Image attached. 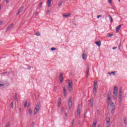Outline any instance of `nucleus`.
<instances>
[{"instance_id": "5fc2aeb1", "label": "nucleus", "mask_w": 127, "mask_h": 127, "mask_svg": "<svg viewBox=\"0 0 127 127\" xmlns=\"http://www.w3.org/2000/svg\"><path fill=\"white\" fill-rule=\"evenodd\" d=\"M119 2H120V1H121V0H119Z\"/></svg>"}, {"instance_id": "72a5a7b5", "label": "nucleus", "mask_w": 127, "mask_h": 127, "mask_svg": "<svg viewBox=\"0 0 127 127\" xmlns=\"http://www.w3.org/2000/svg\"><path fill=\"white\" fill-rule=\"evenodd\" d=\"M51 50H52V51H54L55 50H56V48H51Z\"/></svg>"}, {"instance_id": "cd10ccee", "label": "nucleus", "mask_w": 127, "mask_h": 127, "mask_svg": "<svg viewBox=\"0 0 127 127\" xmlns=\"http://www.w3.org/2000/svg\"><path fill=\"white\" fill-rule=\"evenodd\" d=\"M10 107L11 108V109H13V101H12V102L11 103Z\"/></svg>"}, {"instance_id": "6ab92c4d", "label": "nucleus", "mask_w": 127, "mask_h": 127, "mask_svg": "<svg viewBox=\"0 0 127 127\" xmlns=\"http://www.w3.org/2000/svg\"><path fill=\"white\" fill-rule=\"evenodd\" d=\"M14 100L17 102V101H18V99H17V93H15L14 94Z\"/></svg>"}, {"instance_id": "412c9836", "label": "nucleus", "mask_w": 127, "mask_h": 127, "mask_svg": "<svg viewBox=\"0 0 127 127\" xmlns=\"http://www.w3.org/2000/svg\"><path fill=\"white\" fill-rule=\"evenodd\" d=\"M121 27H122V25H119L117 28H116V31L117 32H119L120 31V29H121Z\"/></svg>"}, {"instance_id": "58836bf2", "label": "nucleus", "mask_w": 127, "mask_h": 127, "mask_svg": "<svg viewBox=\"0 0 127 127\" xmlns=\"http://www.w3.org/2000/svg\"><path fill=\"white\" fill-rule=\"evenodd\" d=\"M10 127L9 123H8L6 125L5 127Z\"/></svg>"}, {"instance_id": "473e14b6", "label": "nucleus", "mask_w": 127, "mask_h": 127, "mask_svg": "<svg viewBox=\"0 0 127 127\" xmlns=\"http://www.w3.org/2000/svg\"><path fill=\"white\" fill-rule=\"evenodd\" d=\"M114 35V34H108V37H112V36H113Z\"/></svg>"}, {"instance_id": "c756f323", "label": "nucleus", "mask_w": 127, "mask_h": 127, "mask_svg": "<svg viewBox=\"0 0 127 127\" xmlns=\"http://www.w3.org/2000/svg\"><path fill=\"white\" fill-rule=\"evenodd\" d=\"M42 2H41L40 4H39V6L38 7V8L39 9V8H41V5H42Z\"/></svg>"}, {"instance_id": "c9c22d12", "label": "nucleus", "mask_w": 127, "mask_h": 127, "mask_svg": "<svg viewBox=\"0 0 127 127\" xmlns=\"http://www.w3.org/2000/svg\"><path fill=\"white\" fill-rule=\"evenodd\" d=\"M111 74H113V76H115L116 75V71L111 72Z\"/></svg>"}, {"instance_id": "a19ab883", "label": "nucleus", "mask_w": 127, "mask_h": 127, "mask_svg": "<svg viewBox=\"0 0 127 127\" xmlns=\"http://www.w3.org/2000/svg\"><path fill=\"white\" fill-rule=\"evenodd\" d=\"M59 6H61V5H62V2H60L59 4H58Z\"/></svg>"}, {"instance_id": "37998d69", "label": "nucleus", "mask_w": 127, "mask_h": 127, "mask_svg": "<svg viewBox=\"0 0 127 127\" xmlns=\"http://www.w3.org/2000/svg\"><path fill=\"white\" fill-rule=\"evenodd\" d=\"M4 86V84H0V87H3Z\"/></svg>"}, {"instance_id": "423d86ee", "label": "nucleus", "mask_w": 127, "mask_h": 127, "mask_svg": "<svg viewBox=\"0 0 127 127\" xmlns=\"http://www.w3.org/2000/svg\"><path fill=\"white\" fill-rule=\"evenodd\" d=\"M72 85V81L69 80L68 86L69 92H72V91H73V86Z\"/></svg>"}, {"instance_id": "b1692460", "label": "nucleus", "mask_w": 127, "mask_h": 127, "mask_svg": "<svg viewBox=\"0 0 127 127\" xmlns=\"http://www.w3.org/2000/svg\"><path fill=\"white\" fill-rule=\"evenodd\" d=\"M108 17L110 20V22H111V23L113 22V17H112V16H111V15H109L108 16Z\"/></svg>"}, {"instance_id": "6e6d98bb", "label": "nucleus", "mask_w": 127, "mask_h": 127, "mask_svg": "<svg viewBox=\"0 0 127 127\" xmlns=\"http://www.w3.org/2000/svg\"><path fill=\"white\" fill-rule=\"evenodd\" d=\"M97 112H99V109L97 110Z\"/></svg>"}, {"instance_id": "393cba45", "label": "nucleus", "mask_w": 127, "mask_h": 127, "mask_svg": "<svg viewBox=\"0 0 127 127\" xmlns=\"http://www.w3.org/2000/svg\"><path fill=\"white\" fill-rule=\"evenodd\" d=\"M61 101H62L61 99H60L59 102H58V106L59 107H60V106H61V103H62Z\"/></svg>"}, {"instance_id": "a18cd8bd", "label": "nucleus", "mask_w": 127, "mask_h": 127, "mask_svg": "<svg viewBox=\"0 0 127 127\" xmlns=\"http://www.w3.org/2000/svg\"><path fill=\"white\" fill-rule=\"evenodd\" d=\"M64 116H65V117H68V115H67V113H65L64 114Z\"/></svg>"}, {"instance_id": "f3484780", "label": "nucleus", "mask_w": 127, "mask_h": 127, "mask_svg": "<svg viewBox=\"0 0 127 127\" xmlns=\"http://www.w3.org/2000/svg\"><path fill=\"white\" fill-rule=\"evenodd\" d=\"M87 71H86V77L88 78L89 77V70L90 69V67L89 66H87Z\"/></svg>"}, {"instance_id": "4d7b16f0", "label": "nucleus", "mask_w": 127, "mask_h": 127, "mask_svg": "<svg viewBox=\"0 0 127 127\" xmlns=\"http://www.w3.org/2000/svg\"><path fill=\"white\" fill-rule=\"evenodd\" d=\"M1 1V0H0V2Z\"/></svg>"}, {"instance_id": "5701e85b", "label": "nucleus", "mask_w": 127, "mask_h": 127, "mask_svg": "<svg viewBox=\"0 0 127 127\" xmlns=\"http://www.w3.org/2000/svg\"><path fill=\"white\" fill-rule=\"evenodd\" d=\"M70 15H71V14L70 13H68L67 14L66 13H65L64 15H63L64 17H69V16H70Z\"/></svg>"}, {"instance_id": "f704fd0d", "label": "nucleus", "mask_w": 127, "mask_h": 127, "mask_svg": "<svg viewBox=\"0 0 127 127\" xmlns=\"http://www.w3.org/2000/svg\"><path fill=\"white\" fill-rule=\"evenodd\" d=\"M26 106H27V101H25V103H24V107L25 108H26Z\"/></svg>"}, {"instance_id": "7ed1b4c3", "label": "nucleus", "mask_w": 127, "mask_h": 127, "mask_svg": "<svg viewBox=\"0 0 127 127\" xmlns=\"http://www.w3.org/2000/svg\"><path fill=\"white\" fill-rule=\"evenodd\" d=\"M98 87V82L95 81L93 84V94L94 96L97 95V88Z\"/></svg>"}, {"instance_id": "1a4fd4ad", "label": "nucleus", "mask_w": 127, "mask_h": 127, "mask_svg": "<svg viewBox=\"0 0 127 127\" xmlns=\"http://www.w3.org/2000/svg\"><path fill=\"white\" fill-rule=\"evenodd\" d=\"M107 123H106V127H110L111 124H110V122H111V119L109 117L106 118V119Z\"/></svg>"}, {"instance_id": "de8ad7c7", "label": "nucleus", "mask_w": 127, "mask_h": 127, "mask_svg": "<svg viewBox=\"0 0 127 127\" xmlns=\"http://www.w3.org/2000/svg\"><path fill=\"white\" fill-rule=\"evenodd\" d=\"M113 50H115V49H117V47H113Z\"/></svg>"}, {"instance_id": "2eb2a0df", "label": "nucleus", "mask_w": 127, "mask_h": 127, "mask_svg": "<svg viewBox=\"0 0 127 127\" xmlns=\"http://www.w3.org/2000/svg\"><path fill=\"white\" fill-rule=\"evenodd\" d=\"M23 8H24V7L23 6H22L19 9L18 11V13H17V15H18V14H20V12H21V11H22V10H23Z\"/></svg>"}, {"instance_id": "7c9ffc66", "label": "nucleus", "mask_w": 127, "mask_h": 127, "mask_svg": "<svg viewBox=\"0 0 127 127\" xmlns=\"http://www.w3.org/2000/svg\"><path fill=\"white\" fill-rule=\"evenodd\" d=\"M29 114L32 115V110H31V109H29Z\"/></svg>"}, {"instance_id": "a211bd4d", "label": "nucleus", "mask_w": 127, "mask_h": 127, "mask_svg": "<svg viewBox=\"0 0 127 127\" xmlns=\"http://www.w3.org/2000/svg\"><path fill=\"white\" fill-rule=\"evenodd\" d=\"M12 26H13V23L11 24L9 26H8L7 28H6V31L9 30V29H10V28H11V27H12Z\"/></svg>"}, {"instance_id": "20e7f679", "label": "nucleus", "mask_w": 127, "mask_h": 127, "mask_svg": "<svg viewBox=\"0 0 127 127\" xmlns=\"http://www.w3.org/2000/svg\"><path fill=\"white\" fill-rule=\"evenodd\" d=\"M39 110H40V102L37 103V105L35 108L34 115H36V114L38 113V111H39Z\"/></svg>"}, {"instance_id": "a878e982", "label": "nucleus", "mask_w": 127, "mask_h": 127, "mask_svg": "<svg viewBox=\"0 0 127 127\" xmlns=\"http://www.w3.org/2000/svg\"><path fill=\"white\" fill-rule=\"evenodd\" d=\"M121 45H122V43L120 42L119 45V46H118L119 50H120V51H121Z\"/></svg>"}, {"instance_id": "ea45409f", "label": "nucleus", "mask_w": 127, "mask_h": 127, "mask_svg": "<svg viewBox=\"0 0 127 127\" xmlns=\"http://www.w3.org/2000/svg\"><path fill=\"white\" fill-rule=\"evenodd\" d=\"M108 2H109V3H112V2H113V0H108Z\"/></svg>"}, {"instance_id": "49530a36", "label": "nucleus", "mask_w": 127, "mask_h": 127, "mask_svg": "<svg viewBox=\"0 0 127 127\" xmlns=\"http://www.w3.org/2000/svg\"><path fill=\"white\" fill-rule=\"evenodd\" d=\"M49 12H50L49 10H48L47 11V14H48V13H49Z\"/></svg>"}, {"instance_id": "bb28decb", "label": "nucleus", "mask_w": 127, "mask_h": 127, "mask_svg": "<svg viewBox=\"0 0 127 127\" xmlns=\"http://www.w3.org/2000/svg\"><path fill=\"white\" fill-rule=\"evenodd\" d=\"M35 35H37V36H40V32H37L35 34Z\"/></svg>"}, {"instance_id": "2f4dec72", "label": "nucleus", "mask_w": 127, "mask_h": 127, "mask_svg": "<svg viewBox=\"0 0 127 127\" xmlns=\"http://www.w3.org/2000/svg\"><path fill=\"white\" fill-rule=\"evenodd\" d=\"M74 123H75V120H72V123H71V127H73V125H74Z\"/></svg>"}, {"instance_id": "c85d7f7f", "label": "nucleus", "mask_w": 127, "mask_h": 127, "mask_svg": "<svg viewBox=\"0 0 127 127\" xmlns=\"http://www.w3.org/2000/svg\"><path fill=\"white\" fill-rule=\"evenodd\" d=\"M96 126H97V123H96L95 122H93V125L92 127H96Z\"/></svg>"}, {"instance_id": "9d476101", "label": "nucleus", "mask_w": 127, "mask_h": 127, "mask_svg": "<svg viewBox=\"0 0 127 127\" xmlns=\"http://www.w3.org/2000/svg\"><path fill=\"white\" fill-rule=\"evenodd\" d=\"M59 79H60V81H61V84H62V82H63V73L61 72L60 74V76L59 77Z\"/></svg>"}, {"instance_id": "79ce46f5", "label": "nucleus", "mask_w": 127, "mask_h": 127, "mask_svg": "<svg viewBox=\"0 0 127 127\" xmlns=\"http://www.w3.org/2000/svg\"><path fill=\"white\" fill-rule=\"evenodd\" d=\"M36 16H37V15H38V12H36L35 13Z\"/></svg>"}, {"instance_id": "e433bc0d", "label": "nucleus", "mask_w": 127, "mask_h": 127, "mask_svg": "<svg viewBox=\"0 0 127 127\" xmlns=\"http://www.w3.org/2000/svg\"><path fill=\"white\" fill-rule=\"evenodd\" d=\"M102 16H103L102 14H100L97 16V18H100V17H102Z\"/></svg>"}, {"instance_id": "09e8293b", "label": "nucleus", "mask_w": 127, "mask_h": 127, "mask_svg": "<svg viewBox=\"0 0 127 127\" xmlns=\"http://www.w3.org/2000/svg\"><path fill=\"white\" fill-rule=\"evenodd\" d=\"M2 21H0V25H1V24H2Z\"/></svg>"}, {"instance_id": "4c0bfd02", "label": "nucleus", "mask_w": 127, "mask_h": 127, "mask_svg": "<svg viewBox=\"0 0 127 127\" xmlns=\"http://www.w3.org/2000/svg\"><path fill=\"white\" fill-rule=\"evenodd\" d=\"M34 126V122H32L31 125V127H33Z\"/></svg>"}, {"instance_id": "39448f33", "label": "nucleus", "mask_w": 127, "mask_h": 127, "mask_svg": "<svg viewBox=\"0 0 127 127\" xmlns=\"http://www.w3.org/2000/svg\"><path fill=\"white\" fill-rule=\"evenodd\" d=\"M112 92L111 91H109L107 95V103H110V102H112Z\"/></svg>"}, {"instance_id": "603ef678", "label": "nucleus", "mask_w": 127, "mask_h": 127, "mask_svg": "<svg viewBox=\"0 0 127 127\" xmlns=\"http://www.w3.org/2000/svg\"><path fill=\"white\" fill-rule=\"evenodd\" d=\"M108 74H109V75H111L112 74V72H109Z\"/></svg>"}, {"instance_id": "4be33fe9", "label": "nucleus", "mask_w": 127, "mask_h": 127, "mask_svg": "<svg viewBox=\"0 0 127 127\" xmlns=\"http://www.w3.org/2000/svg\"><path fill=\"white\" fill-rule=\"evenodd\" d=\"M127 118L126 117H124L123 118V122L125 124V125H127Z\"/></svg>"}, {"instance_id": "9b49d317", "label": "nucleus", "mask_w": 127, "mask_h": 127, "mask_svg": "<svg viewBox=\"0 0 127 127\" xmlns=\"http://www.w3.org/2000/svg\"><path fill=\"white\" fill-rule=\"evenodd\" d=\"M80 109H81V107H80V104H79L77 110V115L78 116H80V115H81V110Z\"/></svg>"}, {"instance_id": "8fccbe9b", "label": "nucleus", "mask_w": 127, "mask_h": 127, "mask_svg": "<svg viewBox=\"0 0 127 127\" xmlns=\"http://www.w3.org/2000/svg\"><path fill=\"white\" fill-rule=\"evenodd\" d=\"M83 118H86V113L84 114V116H83Z\"/></svg>"}, {"instance_id": "13d9d810", "label": "nucleus", "mask_w": 127, "mask_h": 127, "mask_svg": "<svg viewBox=\"0 0 127 127\" xmlns=\"http://www.w3.org/2000/svg\"><path fill=\"white\" fill-rule=\"evenodd\" d=\"M28 106H29V104H28Z\"/></svg>"}, {"instance_id": "dca6fc26", "label": "nucleus", "mask_w": 127, "mask_h": 127, "mask_svg": "<svg viewBox=\"0 0 127 127\" xmlns=\"http://www.w3.org/2000/svg\"><path fill=\"white\" fill-rule=\"evenodd\" d=\"M53 0H48L47 1V6L48 7H50L51 6V1Z\"/></svg>"}, {"instance_id": "864d4df0", "label": "nucleus", "mask_w": 127, "mask_h": 127, "mask_svg": "<svg viewBox=\"0 0 127 127\" xmlns=\"http://www.w3.org/2000/svg\"><path fill=\"white\" fill-rule=\"evenodd\" d=\"M1 9V5H0V10Z\"/></svg>"}, {"instance_id": "aec40b11", "label": "nucleus", "mask_w": 127, "mask_h": 127, "mask_svg": "<svg viewBox=\"0 0 127 127\" xmlns=\"http://www.w3.org/2000/svg\"><path fill=\"white\" fill-rule=\"evenodd\" d=\"M95 44H96L97 46H99V47H100V46H101V44H102V43L101 42V41H97L95 42Z\"/></svg>"}, {"instance_id": "c03bdc74", "label": "nucleus", "mask_w": 127, "mask_h": 127, "mask_svg": "<svg viewBox=\"0 0 127 127\" xmlns=\"http://www.w3.org/2000/svg\"><path fill=\"white\" fill-rule=\"evenodd\" d=\"M9 2V1L8 0H6V3H8Z\"/></svg>"}, {"instance_id": "f257e3e1", "label": "nucleus", "mask_w": 127, "mask_h": 127, "mask_svg": "<svg viewBox=\"0 0 127 127\" xmlns=\"http://www.w3.org/2000/svg\"><path fill=\"white\" fill-rule=\"evenodd\" d=\"M108 106H110V109L111 110V114H114L115 113V103L113 101L107 103Z\"/></svg>"}, {"instance_id": "f8f14e48", "label": "nucleus", "mask_w": 127, "mask_h": 127, "mask_svg": "<svg viewBox=\"0 0 127 127\" xmlns=\"http://www.w3.org/2000/svg\"><path fill=\"white\" fill-rule=\"evenodd\" d=\"M63 92H64V97H66L67 91H66V87H65V86L63 87Z\"/></svg>"}, {"instance_id": "f03ea898", "label": "nucleus", "mask_w": 127, "mask_h": 127, "mask_svg": "<svg viewBox=\"0 0 127 127\" xmlns=\"http://www.w3.org/2000/svg\"><path fill=\"white\" fill-rule=\"evenodd\" d=\"M119 89L118 88V87L115 86L114 87V90L113 91V100H116L117 97H118V91Z\"/></svg>"}, {"instance_id": "ddd939ff", "label": "nucleus", "mask_w": 127, "mask_h": 127, "mask_svg": "<svg viewBox=\"0 0 127 127\" xmlns=\"http://www.w3.org/2000/svg\"><path fill=\"white\" fill-rule=\"evenodd\" d=\"M89 104L90 105V107L91 108L93 107V106H94V99H91L90 100Z\"/></svg>"}, {"instance_id": "4468645a", "label": "nucleus", "mask_w": 127, "mask_h": 127, "mask_svg": "<svg viewBox=\"0 0 127 127\" xmlns=\"http://www.w3.org/2000/svg\"><path fill=\"white\" fill-rule=\"evenodd\" d=\"M82 59L83 60H87V55L85 54V52H83V54L82 55Z\"/></svg>"}, {"instance_id": "6e6552de", "label": "nucleus", "mask_w": 127, "mask_h": 127, "mask_svg": "<svg viewBox=\"0 0 127 127\" xmlns=\"http://www.w3.org/2000/svg\"><path fill=\"white\" fill-rule=\"evenodd\" d=\"M68 106L69 109H71L72 108V106H73V103L72 102V98L71 97L68 99Z\"/></svg>"}, {"instance_id": "3c124183", "label": "nucleus", "mask_w": 127, "mask_h": 127, "mask_svg": "<svg viewBox=\"0 0 127 127\" xmlns=\"http://www.w3.org/2000/svg\"><path fill=\"white\" fill-rule=\"evenodd\" d=\"M2 74H7V72H3Z\"/></svg>"}, {"instance_id": "0eeeda50", "label": "nucleus", "mask_w": 127, "mask_h": 127, "mask_svg": "<svg viewBox=\"0 0 127 127\" xmlns=\"http://www.w3.org/2000/svg\"><path fill=\"white\" fill-rule=\"evenodd\" d=\"M122 94H123V89H122V88H121L119 91V103H122V102H123V98H122Z\"/></svg>"}]
</instances>
